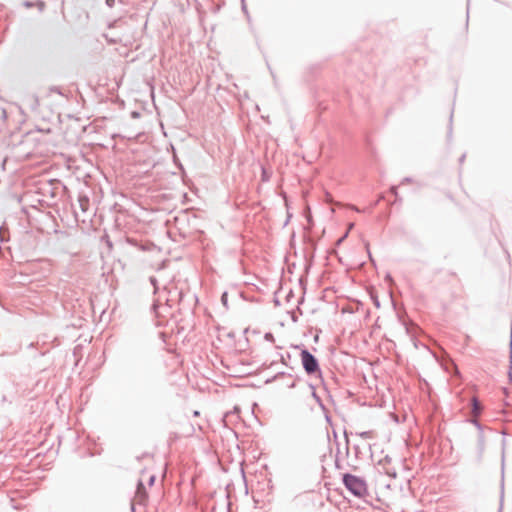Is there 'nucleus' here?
Segmentation results:
<instances>
[{
    "label": "nucleus",
    "mask_w": 512,
    "mask_h": 512,
    "mask_svg": "<svg viewBox=\"0 0 512 512\" xmlns=\"http://www.w3.org/2000/svg\"><path fill=\"white\" fill-rule=\"evenodd\" d=\"M342 483L354 497L363 499L369 495L367 483L362 477L351 473H344L342 475Z\"/></svg>",
    "instance_id": "nucleus-1"
},
{
    "label": "nucleus",
    "mask_w": 512,
    "mask_h": 512,
    "mask_svg": "<svg viewBox=\"0 0 512 512\" xmlns=\"http://www.w3.org/2000/svg\"><path fill=\"white\" fill-rule=\"evenodd\" d=\"M301 363L304 371L310 377H317L322 380V371L318 359L306 348L300 352Z\"/></svg>",
    "instance_id": "nucleus-2"
},
{
    "label": "nucleus",
    "mask_w": 512,
    "mask_h": 512,
    "mask_svg": "<svg viewBox=\"0 0 512 512\" xmlns=\"http://www.w3.org/2000/svg\"><path fill=\"white\" fill-rule=\"evenodd\" d=\"M483 406L477 397L471 399V413L473 416L478 417L481 415Z\"/></svg>",
    "instance_id": "nucleus-3"
},
{
    "label": "nucleus",
    "mask_w": 512,
    "mask_h": 512,
    "mask_svg": "<svg viewBox=\"0 0 512 512\" xmlns=\"http://www.w3.org/2000/svg\"><path fill=\"white\" fill-rule=\"evenodd\" d=\"M504 476V451L502 452V477ZM504 502V480L501 483L500 505L498 512H502Z\"/></svg>",
    "instance_id": "nucleus-4"
},
{
    "label": "nucleus",
    "mask_w": 512,
    "mask_h": 512,
    "mask_svg": "<svg viewBox=\"0 0 512 512\" xmlns=\"http://www.w3.org/2000/svg\"><path fill=\"white\" fill-rule=\"evenodd\" d=\"M23 6L26 8H32L34 6H37L39 11L42 12L45 8V3L43 1H37L36 3L32 1H24Z\"/></svg>",
    "instance_id": "nucleus-5"
},
{
    "label": "nucleus",
    "mask_w": 512,
    "mask_h": 512,
    "mask_svg": "<svg viewBox=\"0 0 512 512\" xmlns=\"http://www.w3.org/2000/svg\"><path fill=\"white\" fill-rule=\"evenodd\" d=\"M283 376H288V377H292L293 375L291 373H286V372H278L276 375H274L273 377L267 379L265 381L266 384H269V383H272L274 382L275 380H277L278 378L280 377H283Z\"/></svg>",
    "instance_id": "nucleus-6"
},
{
    "label": "nucleus",
    "mask_w": 512,
    "mask_h": 512,
    "mask_svg": "<svg viewBox=\"0 0 512 512\" xmlns=\"http://www.w3.org/2000/svg\"><path fill=\"white\" fill-rule=\"evenodd\" d=\"M310 388L312 389V396L313 398L316 400V402L322 407L324 408V405L322 403V400L321 398L317 395V393L315 392V386L310 384Z\"/></svg>",
    "instance_id": "nucleus-7"
},
{
    "label": "nucleus",
    "mask_w": 512,
    "mask_h": 512,
    "mask_svg": "<svg viewBox=\"0 0 512 512\" xmlns=\"http://www.w3.org/2000/svg\"><path fill=\"white\" fill-rule=\"evenodd\" d=\"M189 297H191V299L194 301V302H197V297L196 295L192 294V295H189ZM179 301H180V305H184V300H185V297H187V295L183 294L182 292H179Z\"/></svg>",
    "instance_id": "nucleus-8"
},
{
    "label": "nucleus",
    "mask_w": 512,
    "mask_h": 512,
    "mask_svg": "<svg viewBox=\"0 0 512 512\" xmlns=\"http://www.w3.org/2000/svg\"><path fill=\"white\" fill-rule=\"evenodd\" d=\"M356 434L359 437L364 438V439H368V438H372L373 437V431H362V432H358Z\"/></svg>",
    "instance_id": "nucleus-9"
},
{
    "label": "nucleus",
    "mask_w": 512,
    "mask_h": 512,
    "mask_svg": "<svg viewBox=\"0 0 512 512\" xmlns=\"http://www.w3.org/2000/svg\"><path fill=\"white\" fill-rule=\"evenodd\" d=\"M79 202H80L81 209L83 211H85L86 210V206L89 204L88 198L87 197L80 198Z\"/></svg>",
    "instance_id": "nucleus-10"
},
{
    "label": "nucleus",
    "mask_w": 512,
    "mask_h": 512,
    "mask_svg": "<svg viewBox=\"0 0 512 512\" xmlns=\"http://www.w3.org/2000/svg\"><path fill=\"white\" fill-rule=\"evenodd\" d=\"M470 422L479 430V432H483V426L477 419H471Z\"/></svg>",
    "instance_id": "nucleus-11"
},
{
    "label": "nucleus",
    "mask_w": 512,
    "mask_h": 512,
    "mask_svg": "<svg viewBox=\"0 0 512 512\" xmlns=\"http://www.w3.org/2000/svg\"><path fill=\"white\" fill-rule=\"evenodd\" d=\"M173 161L175 163V165L182 171H184V167L182 165V163L180 162V160L177 158L176 154H174L173 156Z\"/></svg>",
    "instance_id": "nucleus-12"
},
{
    "label": "nucleus",
    "mask_w": 512,
    "mask_h": 512,
    "mask_svg": "<svg viewBox=\"0 0 512 512\" xmlns=\"http://www.w3.org/2000/svg\"><path fill=\"white\" fill-rule=\"evenodd\" d=\"M43 190L45 191L44 193H50L52 198L56 196L54 189L51 187V185H48V187H44Z\"/></svg>",
    "instance_id": "nucleus-13"
},
{
    "label": "nucleus",
    "mask_w": 512,
    "mask_h": 512,
    "mask_svg": "<svg viewBox=\"0 0 512 512\" xmlns=\"http://www.w3.org/2000/svg\"><path fill=\"white\" fill-rule=\"evenodd\" d=\"M478 443H479L480 449L483 450V448H484V435H483V432L479 433Z\"/></svg>",
    "instance_id": "nucleus-14"
},
{
    "label": "nucleus",
    "mask_w": 512,
    "mask_h": 512,
    "mask_svg": "<svg viewBox=\"0 0 512 512\" xmlns=\"http://www.w3.org/2000/svg\"><path fill=\"white\" fill-rule=\"evenodd\" d=\"M264 339L266 341H269V342H274L275 341L274 335L271 332L265 333Z\"/></svg>",
    "instance_id": "nucleus-15"
},
{
    "label": "nucleus",
    "mask_w": 512,
    "mask_h": 512,
    "mask_svg": "<svg viewBox=\"0 0 512 512\" xmlns=\"http://www.w3.org/2000/svg\"><path fill=\"white\" fill-rule=\"evenodd\" d=\"M221 302H222V304H223L225 307H227V306H228V305H227V303H228V294H227V292H224V293L222 294V296H221Z\"/></svg>",
    "instance_id": "nucleus-16"
},
{
    "label": "nucleus",
    "mask_w": 512,
    "mask_h": 512,
    "mask_svg": "<svg viewBox=\"0 0 512 512\" xmlns=\"http://www.w3.org/2000/svg\"><path fill=\"white\" fill-rule=\"evenodd\" d=\"M371 299L373 301V304L376 308H380V301L377 296L371 295Z\"/></svg>",
    "instance_id": "nucleus-17"
},
{
    "label": "nucleus",
    "mask_w": 512,
    "mask_h": 512,
    "mask_svg": "<svg viewBox=\"0 0 512 512\" xmlns=\"http://www.w3.org/2000/svg\"><path fill=\"white\" fill-rule=\"evenodd\" d=\"M104 37L106 38V40L111 43V44H117L120 42V39H116V38H109L108 35H104Z\"/></svg>",
    "instance_id": "nucleus-18"
},
{
    "label": "nucleus",
    "mask_w": 512,
    "mask_h": 512,
    "mask_svg": "<svg viewBox=\"0 0 512 512\" xmlns=\"http://www.w3.org/2000/svg\"><path fill=\"white\" fill-rule=\"evenodd\" d=\"M413 182V179L411 177H404L401 182H400V185H405V184H409V183H412Z\"/></svg>",
    "instance_id": "nucleus-19"
},
{
    "label": "nucleus",
    "mask_w": 512,
    "mask_h": 512,
    "mask_svg": "<svg viewBox=\"0 0 512 512\" xmlns=\"http://www.w3.org/2000/svg\"><path fill=\"white\" fill-rule=\"evenodd\" d=\"M149 280H150V283L153 285V287H154V289H155V291H156V290L158 289V286H157V279H156L154 276H151V277L149 278Z\"/></svg>",
    "instance_id": "nucleus-20"
},
{
    "label": "nucleus",
    "mask_w": 512,
    "mask_h": 512,
    "mask_svg": "<svg viewBox=\"0 0 512 512\" xmlns=\"http://www.w3.org/2000/svg\"><path fill=\"white\" fill-rule=\"evenodd\" d=\"M290 357H291L290 353H286V356L281 355V357H280V362H281L282 364H284V365H287V363H286V358H288V359H289Z\"/></svg>",
    "instance_id": "nucleus-21"
},
{
    "label": "nucleus",
    "mask_w": 512,
    "mask_h": 512,
    "mask_svg": "<svg viewBox=\"0 0 512 512\" xmlns=\"http://www.w3.org/2000/svg\"><path fill=\"white\" fill-rule=\"evenodd\" d=\"M452 117H453V114L451 113L450 114V123H452ZM451 136H452V124L449 125V131H448V139H451Z\"/></svg>",
    "instance_id": "nucleus-22"
},
{
    "label": "nucleus",
    "mask_w": 512,
    "mask_h": 512,
    "mask_svg": "<svg viewBox=\"0 0 512 512\" xmlns=\"http://www.w3.org/2000/svg\"><path fill=\"white\" fill-rule=\"evenodd\" d=\"M344 437H345V441H346V454L348 455L349 454V439H348V434L346 431L344 432Z\"/></svg>",
    "instance_id": "nucleus-23"
},
{
    "label": "nucleus",
    "mask_w": 512,
    "mask_h": 512,
    "mask_svg": "<svg viewBox=\"0 0 512 512\" xmlns=\"http://www.w3.org/2000/svg\"><path fill=\"white\" fill-rule=\"evenodd\" d=\"M385 281L389 284V285H392L394 283V280L392 278V276L388 273L386 276H385Z\"/></svg>",
    "instance_id": "nucleus-24"
},
{
    "label": "nucleus",
    "mask_w": 512,
    "mask_h": 512,
    "mask_svg": "<svg viewBox=\"0 0 512 512\" xmlns=\"http://www.w3.org/2000/svg\"><path fill=\"white\" fill-rule=\"evenodd\" d=\"M337 454H339V450L337 451ZM335 467H336V469H342V465L340 464V461H339L338 455H336V459H335Z\"/></svg>",
    "instance_id": "nucleus-25"
},
{
    "label": "nucleus",
    "mask_w": 512,
    "mask_h": 512,
    "mask_svg": "<svg viewBox=\"0 0 512 512\" xmlns=\"http://www.w3.org/2000/svg\"><path fill=\"white\" fill-rule=\"evenodd\" d=\"M143 490H145V487H144L143 483L141 481H139L137 484V492L141 493Z\"/></svg>",
    "instance_id": "nucleus-26"
},
{
    "label": "nucleus",
    "mask_w": 512,
    "mask_h": 512,
    "mask_svg": "<svg viewBox=\"0 0 512 512\" xmlns=\"http://www.w3.org/2000/svg\"><path fill=\"white\" fill-rule=\"evenodd\" d=\"M50 91H51V92L58 93V94H60V95H63V94H62V92H61V90H60V88H59V87H57V86H53V87H51V88H50Z\"/></svg>",
    "instance_id": "nucleus-27"
},
{
    "label": "nucleus",
    "mask_w": 512,
    "mask_h": 512,
    "mask_svg": "<svg viewBox=\"0 0 512 512\" xmlns=\"http://www.w3.org/2000/svg\"><path fill=\"white\" fill-rule=\"evenodd\" d=\"M262 180L263 181H268L269 180V176H268V174H267V172H266V170L264 168L262 169Z\"/></svg>",
    "instance_id": "nucleus-28"
},
{
    "label": "nucleus",
    "mask_w": 512,
    "mask_h": 512,
    "mask_svg": "<svg viewBox=\"0 0 512 512\" xmlns=\"http://www.w3.org/2000/svg\"><path fill=\"white\" fill-rule=\"evenodd\" d=\"M105 4H106L109 8H112V7H114V5H115V0H105Z\"/></svg>",
    "instance_id": "nucleus-29"
},
{
    "label": "nucleus",
    "mask_w": 512,
    "mask_h": 512,
    "mask_svg": "<svg viewBox=\"0 0 512 512\" xmlns=\"http://www.w3.org/2000/svg\"><path fill=\"white\" fill-rule=\"evenodd\" d=\"M390 192L396 197L398 198V192H397V187L396 186H392L390 188Z\"/></svg>",
    "instance_id": "nucleus-30"
},
{
    "label": "nucleus",
    "mask_w": 512,
    "mask_h": 512,
    "mask_svg": "<svg viewBox=\"0 0 512 512\" xmlns=\"http://www.w3.org/2000/svg\"><path fill=\"white\" fill-rule=\"evenodd\" d=\"M6 118V111L4 108L0 107V119Z\"/></svg>",
    "instance_id": "nucleus-31"
},
{
    "label": "nucleus",
    "mask_w": 512,
    "mask_h": 512,
    "mask_svg": "<svg viewBox=\"0 0 512 512\" xmlns=\"http://www.w3.org/2000/svg\"><path fill=\"white\" fill-rule=\"evenodd\" d=\"M155 480H156V477L154 475L150 476L149 481H148L149 486H153Z\"/></svg>",
    "instance_id": "nucleus-32"
},
{
    "label": "nucleus",
    "mask_w": 512,
    "mask_h": 512,
    "mask_svg": "<svg viewBox=\"0 0 512 512\" xmlns=\"http://www.w3.org/2000/svg\"><path fill=\"white\" fill-rule=\"evenodd\" d=\"M510 369H512V353L510 354ZM509 379L512 381V372L509 370Z\"/></svg>",
    "instance_id": "nucleus-33"
},
{
    "label": "nucleus",
    "mask_w": 512,
    "mask_h": 512,
    "mask_svg": "<svg viewBox=\"0 0 512 512\" xmlns=\"http://www.w3.org/2000/svg\"><path fill=\"white\" fill-rule=\"evenodd\" d=\"M353 450L355 452L356 457H358V454L360 453V447L358 445H354Z\"/></svg>",
    "instance_id": "nucleus-34"
},
{
    "label": "nucleus",
    "mask_w": 512,
    "mask_h": 512,
    "mask_svg": "<svg viewBox=\"0 0 512 512\" xmlns=\"http://www.w3.org/2000/svg\"><path fill=\"white\" fill-rule=\"evenodd\" d=\"M465 158H466V154L464 153V154H462V155H461V157L459 158V163H460V164H462V163L464 162Z\"/></svg>",
    "instance_id": "nucleus-35"
},
{
    "label": "nucleus",
    "mask_w": 512,
    "mask_h": 512,
    "mask_svg": "<svg viewBox=\"0 0 512 512\" xmlns=\"http://www.w3.org/2000/svg\"><path fill=\"white\" fill-rule=\"evenodd\" d=\"M157 308H158V304H157L156 302H154V303H153V305H152V309H153V311H154L156 314L158 313V312H157Z\"/></svg>",
    "instance_id": "nucleus-36"
},
{
    "label": "nucleus",
    "mask_w": 512,
    "mask_h": 512,
    "mask_svg": "<svg viewBox=\"0 0 512 512\" xmlns=\"http://www.w3.org/2000/svg\"><path fill=\"white\" fill-rule=\"evenodd\" d=\"M116 23H117V20H115V21H113V22L109 23L108 27H109V28H113V27H115Z\"/></svg>",
    "instance_id": "nucleus-37"
},
{
    "label": "nucleus",
    "mask_w": 512,
    "mask_h": 512,
    "mask_svg": "<svg viewBox=\"0 0 512 512\" xmlns=\"http://www.w3.org/2000/svg\"><path fill=\"white\" fill-rule=\"evenodd\" d=\"M404 325H405L406 333H407V334H410V328H409L406 324H404Z\"/></svg>",
    "instance_id": "nucleus-38"
},
{
    "label": "nucleus",
    "mask_w": 512,
    "mask_h": 512,
    "mask_svg": "<svg viewBox=\"0 0 512 512\" xmlns=\"http://www.w3.org/2000/svg\"><path fill=\"white\" fill-rule=\"evenodd\" d=\"M346 236H347V233H346L342 238H340V239L338 240V244H339V243H341V242L343 241V239H344Z\"/></svg>",
    "instance_id": "nucleus-39"
},
{
    "label": "nucleus",
    "mask_w": 512,
    "mask_h": 512,
    "mask_svg": "<svg viewBox=\"0 0 512 512\" xmlns=\"http://www.w3.org/2000/svg\"><path fill=\"white\" fill-rule=\"evenodd\" d=\"M510 346L512 347V323H511V340H510Z\"/></svg>",
    "instance_id": "nucleus-40"
},
{
    "label": "nucleus",
    "mask_w": 512,
    "mask_h": 512,
    "mask_svg": "<svg viewBox=\"0 0 512 512\" xmlns=\"http://www.w3.org/2000/svg\"><path fill=\"white\" fill-rule=\"evenodd\" d=\"M290 388H294L295 387V383L293 382L292 384L289 385Z\"/></svg>",
    "instance_id": "nucleus-41"
},
{
    "label": "nucleus",
    "mask_w": 512,
    "mask_h": 512,
    "mask_svg": "<svg viewBox=\"0 0 512 512\" xmlns=\"http://www.w3.org/2000/svg\"><path fill=\"white\" fill-rule=\"evenodd\" d=\"M466 10H467V14H468L469 13V3L467 4Z\"/></svg>",
    "instance_id": "nucleus-42"
},
{
    "label": "nucleus",
    "mask_w": 512,
    "mask_h": 512,
    "mask_svg": "<svg viewBox=\"0 0 512 512\" xmlns=\"http://www.w3.org/2000/svg\"><path fill=\"white\" fill-rule=\"evenodd\" d=\"M326 420L330 422V417L328 415H326Z\"/></svg>",
    "instance_id": "nucleus-43"
},
{
    "label": "nucleus",
    "mask_w": 512,
    "mask_h": 512,
    "mask_svg": "<svg viewBox=\"0 0 512 512\" xmlns=\"http://www.w3.org/2000/svg\"><path fill=\"white\" fill-rule=\"evenodd\" d=\"M385 461H390V458L388 456L385 457Z\"/></svg>",
    "instance_id": "nucleus-44"
}]
</instances>
